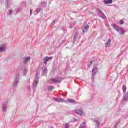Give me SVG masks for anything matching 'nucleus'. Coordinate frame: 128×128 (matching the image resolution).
Segmentation results:
<instances>
[{
    "label": "nucleus",
    "mask_w": 128,
    "mask_h": 128,
    "mask_svg": "<svg viewBox=\"0 0 128 128\" xmlns=\"http://www.w3.org/2000/svg\"><path fill=\"white\" fill-rule=\"evenodd\" d=\"M23 60H24V61H23L24 64H26V62H28V60H30V58L24 57L23 58Z\"/></svg>",
    "instance_id": "4"
},
{
    "label": "nucleus",
    "mask_w": 128,
    "mask_h": 128,
    "mask_svg": "<svg viewBox=\"0 0 128 128\" xmlns=\"http://www.w3.org/2000/svg\"><path fill=\"white\" fill-rule=\"evenodd\" d=\"M32 10H30V16H32Z\"/></svg>",
    "instance_id": "23"
},
{
    "label": "nucleus",
    "mask_w": 128,
    "mask_h": 128,
    "mask_svg": "<svg viewBox=\"0 0 128 128\" xmlns=\"http://www.w3.org/2000/svg\"><path fill=\"white\" fill-rule=\"evenodd\" d=\"M128 93H126V94L124 96L123 98V100H128Z\"/></svg>",
    "instance_id": "12"
},
{
    "label": "nucleus",
    "mask_w": 128,
    "mask_h": 128,
    "mask_svg": "<svg viewBox=\"0 0 128 128\" xmlns=\"http://www.w3.org/2000/svg\"><path fill=\"white\" fill-rule=\"evenodd\" d=\"M54 80V82H62V80Z\"/></svg>",
    "instance_id": "16"
},
{
    "label": "nucleus",
    "mask_w": 128,
    "mask_h": 128,
    "mask_svg": "<svg viewBox=\"0 0 128 128\" xmlns=\"http://www.w3.org/2000/svg\"><path fill=\"white\" fill-rule=\"evenodd\" d=\"M112 28H114V30H118V26L116 24H114L112 25Z\"/></svg>",
    "instance_id": "14"
},
{
    "label": "nucleus",
    "mask_w": 128,
    "mask_h": 128,
    "mask_svg": "<svg viewBox=\"0 0 128 128\" xmlns=\"http://www.w3.org/2000/svg\"><path fill=\"white\" fill-rule=\"evenodd\" d=\"M96 126H98V124H99V123H98V120H96Z\"/></svg>",
    "instance_id": "22"
},
{
    "label": "nucleus",
    "mask_w": 128,
    "mask_h": 128,
    "mask_svg": "<svg viewBox=\"0 0 128 128\" xmlns=\"http://www.w3.org/2000/svg\"><path fill=\"white\" fill-rule=\"evenodd\" d=\"M122 90H123L124 94H126V86L123 85Z\"/></svg>",
    "instance_id": "5"
},
{
    "label": "nucleus",
    "mask_w": 128,
    "mask_h": 128,
    "mask_svg": "<svg viewBox=\"0 0 128 128\" xmlns=\"http://www.w3.org/2000/svg\"><path fill=\"white\" fill-rule=\"evenodd\" d=\"M116 30H117V32H118L119 34L121 36H124V32H126V30H124V29L122 28H117Z\"/></svg>",
    "instance_id": "1"
},
{
    "label": "nucleus",
    "mask_w": 128,
    "mask_h": 128,
    "mask_svg": "<svg viewBox=\"0 0 128 128\" xmlns=\"http://www.w3.org/2000/svg\"><path fill=\"white\" fill-rule=\"evenodd\" d=\"M118 124L116 123V124H114V128H118Z\"/></svg>",
    "instance_id": "21"
},
{
    "label": "nucleus",
    "mask_w": 128,
    "mask_h": 128,
    "mask_svg": "<svg viewBox=\"0 0 128 128\" xmlns=\"http://www.w3.org/2000/svg\"><path fill=\"white\" fill-rule=\"evenodd\" d=\"M54 88V87L53 86H49L48 88V90H52Z\"/></svg>",
    "instance_id": "13"
},
{
    "label": "nucleus",
    "mask_w": 128,
    "mask_h": 128,
    "mask_svg": "<svg viewBox=\"0 0 128 128\" xmlns=\"http://www.w3.org/2000/svg\"><path fill=\"white\" fill-rule=\"evenodd\" d=\"M64 128H70V126L68 125V124H66Z\"/></svg>",
    "instance_id": "18"
},
{
    "label": "nucleus",
    "mask_w": 128,
    "mask_h": 128,
    "mask_svg": "<svg viewBox=\"0 0 128 128\" xmlns=\"http://www.w3.org/2000/svg\"><path fill=\"white\" fill-rule=\"evenodd\" d=\"M9 12H10V14H12V10H9Z\"/></svg>",
    "instance_id": "24"
},
{
    "label": "nucleus",
    "mask_w": 128,
    "mask_h": 128,
    "mask_svg": "<svg viewBox=\"0 0 128 128\" xmlns=\"http://www.w3.org/2000/svg\"><path fill=\"white\" fill-rule=\"evenodd\" d=\"M66 102H72V103L74 104V102L75 101L74 99L70 98V99L67 100Z\"/></svg>",
    "instance_id": "11"
},
{
    "label": "nucleus",
    "mask_w": 128,
    "mask_h": 128,
    "mask_svg": "<svg viewBox=\"0 0 128 128\" xmlns=\"http://www.w3.org/2000/svg\"><path fill=\"white\" fill-rule=\"evenodd\" d=\"M35 84H36V86L38 84V82H35Z\"/></svg>",
    "instance_id": "26"
},
{
    "label": "nucleus",
    "mask_w": 128,
    "mask_h": 128,
    "mask_svg": "<svg viewBox=\"0 0 128 128\" xmlns=\"http://www.w3.org/2000/svg\"><path fill=\"white\" fill-rule=\"evenodd\" d=\"M78 38V33H76L74 36V40H76Z\"/></svg>",
    "instance_id": "15"
},
{
    "label": "nucleus",
    "mask_w": 128,
    "mask_h": 128,
    "mask_svg": "<svg viewBox=\"0 0 128 128\" xmlns=\"http://www.w3.org/2000/svg\"><path fill=\"white\" fill-rule=\"evenodd\" d=\"M4 50H6V47L4 46H0V52H2Z\"/></svg>",
    "instance_id": "9"
},
{
    "label": "nucleus",
    "mask_w": 128,
    "mask_h": 128,
    "mask_svg": "<svg viewBox=\"0 0 128 128\" xmlns=\"http://www.w3.org/2000/svg\"><path fill=\"white\" fill-rule=\"evenodd\" d=\"M75 112L76 114H79L80 116L84 115V112L82 111V108L78 109L77 110H76Z\"/></svg>",
    "instance_id": "3"
},
{
    "label": "nucleus",
    "mask_w": 128,
    "mask_h": 128,
    "mask_svg": "<svg viewBox=\"0 0 128 128\" xmlns=\"http://www.w3.org/2000/svg\"><path fill=\"white\" fill-rule=\"evenodd\" d=\"M56 102H62V99H56Z\"/></svg>",
    "instance_id": "19"
},
{
    "label": "nucleus",
    "mask_w": 128,
    "mask_h": 128,
    "mask_svg": "<svg viewBox=\"0 0 128 128\" xmlns=\"http://www.w3.org/2000/svg\"><path fill=\"white\" fill-rule=\"evenodd\" d=\"M4 112V110H6V108L4 107V110H3Z\"/></svg>",
    "instance_id": "25"
},
{
    "label": "nucleus",
    "mask_w": 128,
    "mask_h": 128,
    "mask_svg": "<svg viewBox=\"0 0 128 128\" xmlns=\"http://www.w3.org/2000/svg\"><path fill=\"white\" fill-rule=\"evenodd\" d=\"M98 72V68L96 67L94 68L92 70V74L94 75L96 74V72Z\"/></svg>",
    "instance_id": "8"
},
{
    "label": "nucleus",
    "mask_w": 128,
    "mask_h": 128,
    "mask_svg": "<svg viewBox=\"0 0 128 128\" xmlns=\"http://www.w3.org/2000/svg\"><path fill=\"white\" fill-rule=\"evenodd\" d=\"M86 126V122H83L80 124L79 128H85Z\"/></svg>",
    "instance_id": "6"
},
{
    "label": "nucleus",
    "mask_w": 128,
    "mask_h": 128,
    "mask_svg": "<svg viewBox=\"0 0 128 128\" xmlns=\"http://www.w3.org/2000/svg\"><path fill=\"white\" fill-rule=\"evenodd\" d=\"M120 24H124V21L122 20H120Z\"/></svg>",
    "instance_id": "20"
},
{
    "label": "nucleus",
    "mask_w": 128,
    "mask_h": 128,
    "mask_svg": "<svg viewBox=\"0 0 128 128\" xmlns=\"http://www.w3.org/2000/svg\"><path fill=\"white\" fill-rule=\"evenodd\" d=\"M54 58V57L52 56H46L44 57L43 60H44V64H48V62L50 60H52V58Z\"/></svg>",
    "instance_id": "2"
},
{
    "label": "nucleus",
    "mask_w": 128,
    "mask_h": 128,
    "mask_svg": "<svg viewBox=\"0 0 128 128\" xmlns=\"http://www.w3.org/2000/svg\"><path fill=\"white\" fill-rule=\"evenodd\" d=\"M110 42H112V40H110V39H108L106 44H110Z\"/></svg>",
    "instance_id": "17"
},
{
    "label": "nucleus",
    "mask_w": 128,
    "mask_h": 128,
    "mask_svg": "<svg viewBox=\"0 0 128 128\" xmlns=\"http://www.w3.org/2000/svg\"><path fill=\"white\" fill-rule=\"evenodd\" d=\"M104 2L105 4H112V0H105Z\"/></svg>",
    "instance_id": "10"
},
{
    "label": "nucleus",
    "mask_w": 128,
    "mask_h": 128,
    "mask_svg": "<svg viewBox=\"0 0 128 128\" xmlns=\"http://www.w3.org/2000/svg\"><path fill=\"white\" fill-rule=\"evenodd\" d=\"M88 28H90V26L86 25L85 28H84V30H83L84 32H88Z\"/></svg>",
    "instance_id": "7"
}]
</instances>
